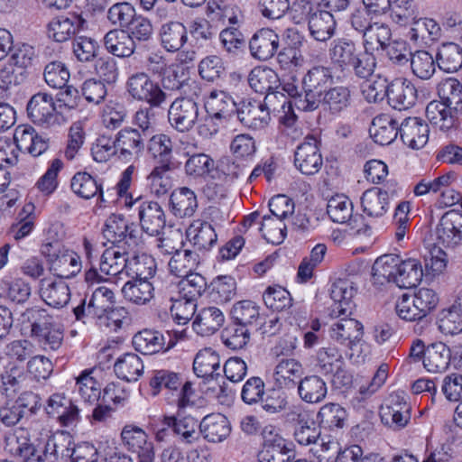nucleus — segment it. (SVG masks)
<instances>
[{
	"instance_id": "f257e3e1",
	"label": "nucleus",
	"mask_w": 462,
	"mask_h": 462,
	"mask_svg": "<svg viewBox=\"0 0 462 462\" xmlns=\"http://www.w3.org/2000/svg\"><path fill=\"white\" fill-rule=\"evenodd\" d=\"M372 274L378 282H392L400 288L408 289L420 282L424 271L417 259L402 260L397 254H384L374 263Z\"/></svg>"
},
{
	"instance_id": "f03ea898",
	"label": "nucleus",
	"mask_w": 462,
	"mask_h": 462,
	"mask_svg": "<svg viewBox=\"0 0 462 462\" xmlns=\"http://www.w3.org/2000/svg\"><path fill=\"white\" fill-rule=\"evenodd\" d=\"M332 76L327 67L315 66L302 78V90L305 92L304 99L299 98L297 108L301 111H314L321 103V97L326 92Z\"/></svg>"
},
{
	"instance_id": "7ed1b4c3",
	"label": "nucleus",
	"mask_w": 462,
	"mask_h": 462,
	"mask_svg": "<svg viewBox=\"0 0 462 462\" xmlns=\"http://www.w3.org/2000/svg\"><path fill=\"white\" fill-rule=\"evenodd\" d=\"M103 235L118 248L134 249L142 242V232L137 225L121 214H111L105 222Z\"/></svg>"
},
{
	"instance_id": "20e7f679",
	"label": "nucleus",
	"mask_w": 462,
	"mask_h": 462,
	"mask_svg": "<svg viewBox=\"0 0 462 462\" xmlns=\"http://www.w3.org/2000/svg\"><path fill=\"white\" fill-rule=\"evenodd\" d=\"M150 385L153 390L158 392L166 390L171 393H177V407L185 409L193 402L190 397L194 394L192 383L189 381L183 382L180 374L167 370H155L150 380Z\"/></svg>"
},
{
	"instance_id": "39448f33",
	"label": "nucleus",
	"mask_w": 462,
	"mask_h": 462,
	"mask_svg": "<svg viewBox=\"0 0 462 462\" xmlns=\"http://www.w3.org/2000/svg\"><path fill=\"white\" fill-rule=\"evenodd\" d=\"M263 439L262 448L257 456L259 462H291L296 457L294 444L273 432L272 427L263 429Z\"/></svg>"
},
{
	"instance_id": "423d86ee",
	"label": "nucleus",
	"mask_w": 462,
	"mask_h": 462,
	"mask_svg": "<svg viewBox=\"0 0 462 462\" xmlns=\"http://www.w3.org/2000/svg\"><path fill=\"white\" fill-rule=\"evenodd\" d=\"M130 199L129 202L125 201V205L130 208L136 206L140 231L152 236H159L166 226V215L162 207L156 201L143 200L141 197L133 199L130 195Z\"/></svg>"
},
{
	"instance_id": "0eeeda50",
	"label": "nucleus",
	"mask_w": 462,
	"mask_h": 462,
	"mask_svg": "<svg viewBox=\"0 0 462 462\" xmlns=\"http://www.w3.org/2000/svg\"><path fill=\"white\" fill-rule=\"evenodd\" d=\"M199 106L191 97H177L168 109V122L178 133H188L199 121Z\"/></svg>"
},
{
	"instance_id": "6e6552de",
	"label": "nucleus",
	"mask_w": 462,
	"mask_h": 462,
	"mask_svg": "<svg viewBox=\"0 0 462 462\" xmlns=\"http://www.w3.org/2000/svg\"><path fill=\"white\" fill-rule=\"evenodd\" d=\"M320 142L314 135H307L294 152V166L304 175L318 173L323 159L319 149Z\"/></svg>"
},
{
	"instance_id": "1a4fd4ad",
	"label": "nucleus",
	"mask_w": 462,
	"mask_h": 462,
	"mask_svg": "<svg viewBox=\"0 0 462 462\" xmlns=\"http://www.w3.org/2000/svg\"><path fill=\"white\" fill-rule=\"evenodd\" d=\"M26 111L29 118L43 127H51L59 122L54 99L51 94L39 92L29 100Z\"/></svg>"
},
{
	"instance_id": "9d476101",
	"label": "nucleus",
	"mask_w": 462,
	"mask_h": 462,
	"mask_svg": "<svg viewBox=\"0 0 462 462\" xmlns=\"http://www.w3.org/2000/svg\"><path fill=\"white\" fill-rule=\"evenodd\" d=\"M438 244L454 249L462 244V213L457 210L446 212L436 227Z\"/></svg>"
},
{
	"instance_id": "9b49d317",
	"label": "nucleus",
	"mask_w": 462,
	"mask_h": 462,
	"mask_svg": "<svg viewBox=\"0 0 462 462\" xmlns=\"http://www.w3.org/2000/svg\"><path fill=\"white\" fill-rule=\"evenodd\" d=\"M236 115L238 121L245 127L253 130L264 128L271 120L266 104L253 99L240 101L236 106Z\"/></svg>"
},
{
	"instance_id": "f8f14e48",
	"label": "nucleus",
	"mask_w": 462,
	"mask_h": 462,
	"mask_svg": "<svg viewBox=\"0 0 462 462\" xmlns=\"http://www.w3.org/2000/svg\"><path fill=\"white\" fill-rule=\"evenodd\" d=\"M182 411L178 408L176 415L167 416V426L171 428L172 435L178 438L179 442L192 445L200 439L199 421L191 415H185Z\"/></svg>"
},
{
	"instance_id": "ddd939ff",
	"label": "nucleus",
	"mask_w": 462,
	"mask_h": 462,
	"mask_svg": "<svg viewBox=\"0 0 462 462\" xmlns=\"http://www.w3.org/2000/svg\"><path fill=\"white\" fill-rule=\"evenodd\" d=\"M385 88L388 103L394 109L406 110L415 105L417 89L409 79L396 78L387 83Z\"/></svg>"
},
{
	"instance_id": "4468645a",
	"label": "nucleus",
	"mask_w": 462,
	"mask_h": 462,
	"mask_svg": "<svg viewBox=\"0 0 462 462\" xmlns=\"http://www.w3.org/2000/svg\"><path fill=\"white\" fill-rule=\"evenodd\" d=\"M121 438L128 450L138 456L139 462L153 461V445L147 440L143 430L134 425H125L121 432Z\"/></svg>"
},
{
	"instance_id": "2eb2a0df",
	"label": "nucleus",
	"mask_w": 462,
	"mask_h": 462,
	"mask_svg": "<svg viewBox=\"0 0 462 462\" xmlns=\"http://www.w3.org/2000/svg\"><path fill=\"white\" fill-rule=\"evenodd\" d=\"M144 136L138 129L125 127L116 136L118 158L126 162L139 158L145 149Z\"/></svg>"
},
{
	"instance_id": "dca6fc26",
	"label": "nucleus",
	"mask_w": 462,
	"mask_h": 462,
	"mask_svg": "<svg viewBox=\"0 0 462 462\" xmlns=\"http://www.w3.org/2000/svg\"><path fill=\"white\" fill-rule=\"evenodd\" d=\"M14 146L20 152H28L33 157L42 154L49 147L48 139L40 135L29 125H18L14 133Z\"/></svg>"
},
{
	"instance_id": "f3484780",
	"label": "nucleus",
	"mask_w": 462,
	"mask_h": 462,
	"mask_svg": "<svg viewBox=\"0 0 462 462\" xmlns=\"http://www.w3.org/2000/svg\"><path fill=\"white\" fill-rule=\"evenodd\" d=\"M45 411L64 427L70 426L79 420V408L63 393L51 394L47 401Z\"/></svg>"
},
{
	"instance_id": "a211bd4d",
	"label": "nucleus",
	"mask_w": 462,
	"mask_h": 462,
	"mask_svg": "<svg viewBox=\"0 0 462 462\" xmlns=\"http://www.w3.org/2000/svg\"><path fill=\"white\" fill-rule=\"evenodd\" d=\"M337 23L328 11L310 7L308 13V28L310 36L318 42H327L336 33Z\"/></svg>"
},
{
	"instance_id": "6ab92c4d",
	"label": "nucleus",
	"mask_w": 462,
	"mask_h": 462,
	"mask_svg": "<svg viewBox=\"0 0 462 462\" xmlns=\"http://www.w3.org/2000/svg\"><path fill=\"white\" fill-rule=\"evenodd\" d=\"M353 203L346 196L337 194L328 201L327 213L333 222L347 223L356 234H365L368 227L361 228L357 226V218H353Z\"/></svg>"
},
{
	"instance_id": "aec40b11",
	"label": "nucleus",
	"mask_w": 462,
	"mask_h": 462,
	"mask_svg": "<svg viewBox=\"0 0 462 462\" xmlns=\"http://www.w3.org/2000/svg\"><path fill=\"white\" fill-rule=\"evenodd\" d=\"M86 23L77 14H68L54 17L48 24V36L57 42L71 39Z\"/></svg>"
},
{
	"instance_id": "412c9836",
	"label": "nucleus",
	"mask_w": 462,
	"mask_h": 462,
	"mask_svg": "<svg viewBox=\"0 0 462 462\" xmlns=\"http://www.w3.org/2000/svg\"><path fill=\"white\" fill-rule=\"evenodd\" d=\"M172 139L166 134L160 133L151 136L145 148L148 155L155 162V166H178L179 162L173 159Z\"/></svg>"
},
{
	"instance_id": "4be33fe9",
	"label": "nucleus",
	"mask_w": 462,
	"mask_h": 462,
	"mask_svg": "<svg viewBox=\"0 0 462 462\" xmlns=\"http://www.w3.org/2000/svg\"><path fill=\"white\" fill-rule=\"evenodd\" d=\"M279 36L272 29L257 31L249 42L251 55L259 60H267L276 54L279 49Z\"/></svg>"
},
{
	"instance_id": "5701e85b",
	"label": "nucleus",
	"mask_w": 462,
	"mask_h": 462,
	"mask_svg": "<svg viewBox=\"0 0 462 462\" xmlns=\"http://www.w3.org/2000/svg\"><path fill=\"white\" fill-rule=\"evenodd\" d=\"M363 335V324L355 319L342 318L329 328L330 338L349 348L359 342Z\"/></svg>"
},
{
	"instance_id": "b1692460",
	"label": "nucleus",
	"mask_w": 462,
	"mask_h": 462,
	"mask_svg": "<svg viewBox=\"0 0 462 462\" xmlns=\"http://www.w3.org/2000/svg\"><path fill=\"white\" fill-rule=\"evenodd\" d=\"M400 137L411 149H420L428 143L429 125L418 117L405 118L399 127Z\"/></svg>"
},
{
	"instance_id": "393cba45",
	"label": "nucleus",
	"mask_w": 462,
	"mask_h": 462,
	"mask_svg": "<svg viewBox=\"0 0 462 462\" xmlns=\"http://www.w3.org/2000/svg\"><path fill=\"white\" fill-rule=\"evenodd\" d=\"M359 48V45L349 38L334 39L328 48V58L333 68L340 72H346Z\"/></svg>"
},
{
	"instance_id": "a878e982",
	"label": "nucleus",
	"mask_w": 462,
	"mask_h": 462,
	"mask_svg": "<svg viewBox=\"0 0 462 462\" xmlns=\"http://www.w3.org/2000/svg\"><path fill=\"white\" fill-rule=\"evenodd\" d=\"M158 35L162 47L168 52L180 51L188 42V29L179 21H170L162 24Z\"/></svg>"
},
{
	"instance_id": "bb28decb",
	"label": "nucleus",
	"mask_w": 462,
	"mask_h": 462,
	"mask_svg": "<svg viewBox=\"0 0 462 462\" xmlns=\"http://www.w3.org/2000/svg\"><path fill=\"white\" fill-rule=\"evenodd\" d=\"M453 112L454 109L441 99L430 101L425 111L429 122L442 132H447L457 126L459 116Z\"/></svg>"
},
{
	"instance_id": "cd10ccee",
	"label": "nucleus",
	"mask_w": 462,
	"mask_h": 462,
	"mask_svg": "<svg viewBox=\"0 0 462 462\" xmlns=\"http://www.w3.org/2000/svg\"><path fill=\"white\" fill-rule=\"evenodd\" d=\"M297 394L305 403H320L326 399L328 394L327 383L319 375H306L298 381Z\"/></svg>"
},
{
	"instance_id": "c85d7f7f",
	"label": "nucleus",
	"mask_w": 462,
	"mask_h": 462,
	"mask_svg": "<svg viewBox=\"0 0 462 462\" xmlns=\"http://www.w3.org/2000/svg\"><path fill=\"white\" fill-rule=\"evenodd\" d=\"M73 438L69 433L60 432L44 440L47 462H67L73 456Z\"/></svg>"
},
{
	"instance_id": "c756f323",
	"label": "nucleus",
	"mask_w": 462,
	"mask_h": 462,
	"mask_svg": "<svg viewBox=\"0 0 462 462\" xmlns=\"http://www.w3.org/2000/svg\"><path fill=\"white\" fill-rule=\"evenodd\" d=\"M200 435L208 442L217 443L226 439L231 432V425L227 418L221 413L205 416L200 421Z\"/></svg>"
},
{
	"instance_id": "7c9ffc66",
	"label": "nucleus",
	"mask_w": 462,
	"mask_h": 462,
	"mask_svg": "<svg viewBox=\"0 0 462 462\" xmlns=\"http://www.w3.org/2000/svg\"><path fill=\"white\" fill-rule=\"evenodd\" d=\"M303 367L300 361L294 358H282L274 367L273 380L279 388L290 389L297 385L302 378Z\"/></svg>"
},
{
	"instance_id": "2f4dec72",
	"label": "nucleus",
	"mask_w": 462,
	"mask_h": 462,
	"mask_svg": "<svg viewBox=\"0 0 462 462\" xmlns=\"http://www.w3.org/2000/svg\"><path fill=\"white\" fill-rule=\"evenodd\" d=\"M129 249L113 246L104 251L101 255L99 269L101 273L121 279L123 274L126 275Z\"/></svg>"
},
{
	"instance_id": "473e14b6",
	"label": "nucleus",
	"mask_w": 462,
	"mask_h": 462,
	"mask_svg": "<svg viewBox=\"0 0 462 462\" xmlns=\"http://www.w3.org/2000/svg\"><path fill=\"white\" fill-rule=\"evenodd\" d=\"M356 292L353 283L347 280H338L332 283L330 298L333 300L332 312L337 317L351 314L352 298Z\"/></svg>"
},
{
	"instance_id": "72a5a7b5",
	"label": "nucleus",
	"mask_w": 462,
	"mask_h": 462,
	"mask_svg": "<svg viewBox=\"0 0 462 462\" xmlns=\"http://www.w3.org/2000/svg\"><path fill=\"white\" fill-rule=\"evenodd\" d=\"M400 123L389 115H380L374 117L369 128L374 141L380 145L392 143L400 134Z\"/></svg>"
},
{
	"instance_id": "f704fd0d",
	"label": "nucleus",
	"mask_w": 462,
	"mask_h": 462,
	"mask_svg": "<svg viewBox=\"0 0 462 462\" xmlns=\"http://www.w3.org/2000/svg\"><path fill=\"white\" fill-rule=\"evenodd\" d=\"M115 304L114 291L106 286H99L91 294L88 302L87 312L93 318L108 317L114 311Z\"/></svg>"
},
{
	"instance_id": "c9c22d12",
	"label": "nucleus",
	"mask_w": 462,
	"mask_h": 462,
	"mask_svg": "<svg viewBox=\"0 0 462 462\" xmlns=\"http://www.w3.org/2000/svg\"><path fill=\"white\" fill-rule=\"evenodd\" d=\"M236 106L237 104L233 97L222 90L211 91L205 103L208 115L218 120H227L235 111L236 112Z\"/></svg>"
},
{
	"instance_id": "e433bc0d",
	"label": "nucleus",
	"mask_w": 462,
	"mask_h": 462,
	"mask_svg": "<svg viewBox=\"0 0 462 462\" xmlns=\"http://www.w3.org/2000/svg\"><path fill=\"white\" fill-rule=\"evenodd\" d=\"M248 84L256 93L267 94L265 100L270 93H273L279 87L280 80L278 74L269 67H255L248 75Z\"/></svg>"
},
{
	"instance_id": "4c0bfd02",
	"label": "nucleus",
	"mask_w": 462,
	"mask_h": 462,
	"mask_svg": "<svg viewBox=\"0 0 462 462\" xmlns=\"http://www.w3.org/2000/svg\"><path fill=\"white\" fill-rule=\"evenodd\" d=\"M187 237L195 251H208L217 243V234L208 222L195 221L186 231Z\"/></svg>"
},
{
	"instance_id": "58836bf2",
	"label": "nucleus",
	"mask_w": 462,
	"mask_h": 462,
	"mask_svg": "<svg viewBox=\"0 0 462 462\" xmlns=\"http://www.w3.org/2000/svg\"><path fill=\"white\" fill-rule=\"evenodd\" d=\"M104 46L110 54L118 58L132 56L137 48L125 30H118L116 28L110 30L105 34Z\"/></svg>"
},
{
	"instance_id": "ea45409f",
	"label": "nucleus",
	"mask_w": 462,
	"mask_h": 462,
	"mask_svg": "<svg viewBox=\"0 0 462 462\" xmlns=\"http://www.w3.org/2000/svg\"><path fill=\"white\" fill-rule=\"evenodd\" d=\"M450 360V348L442 342H435L426 347L423 365L430 373H442L448 368Z\"/></svg>"
},
{
	"instance_id": "a19ab883",
	"label": "nucleus",
	"mask_w": 462,
	"mask_h": 462,
	"mask_svg": "<svg viewBox=\"0 0 462 462\" xmlns=\"http://www.w3.org/2000/svg\"><path fill=\"white\" fill-rule=\"evenodd\" d=\"M40 291L44 301L54 308L64 307L70 298L69 288L61 279L58 281L42 280Z\"/></svg>"
},
{
	"instance_id": "79ce46f5",
	"label": "nucleus",
	"mask_w": 462,
	"mask_h": 462,
	"mask_svg": "<svg viewBox=\"0 0 462 462\" xmlns=\"http://www.w3.org/2000/svg\"><path fill=\"white\" fill-rule=\"evenodd\" d=\"M225 316L217 307L203 308L199 310L193 321L196 332L208 337L216 333L224 324Z\"/></svg>"
},
{
	"instance_id": "37998d69",
	"label": "nucleus",
	"mask_w": 462,
	"mask_h": 462,
	"mask_svg": "<svg viewBox=\"0 0 462 462\" xmlns=\"http://www.w3.org/2000/svg\"><path fill=\"white\" fill-rule=\"evenodd\" d=\"M170 206L175 217H191L198 208L197 196L192 189L187 187L178 188L171 194Z\"/></svg>"
},
{
	"instance_id": "c03bdc74",
	"label": "nucleus",
	"mask_w": 462,
	"mask_h": 462,
	"mask_svg": "<svg viewBox=\"0 0 462 462\" xmlns=\"http://www.w3.org/2000/svg\"><path fill=\"white\" fill-rule=\"evenodd\" d=\"M125 300L136 305H145L153 298L154 287L150 280L130 278L122 287Z\"/></svg>"
},
{
	"instance_id": "a18cd8bd",
	"label": "nucleus",
	"mask_w": 462,
	"mask_h": 462,
	"mask_svg": "<svg viewBox=\"0 0 462 462\" xmlns=\"http://www.w3.org/2000/svg\"><path fill=\"white\" fill-rule=\"evenodd\" d=\"M134 349L143 355H152L160 351H168L166 347V337L160 331L143 329L136 333L133 337Z\"/></svg>"
},
{
	"instance_id": "49530a36",
	"label": "nucleus",
	"mask_w": 462,
	"mask_h": 462,
	"mask_svg": "<svg viewBox=\"0 0 462 462\" xmlns=\"http://www.w3.org/2000/svg\"><path fill=\"white\" fill-rule=\"evenodd\" d=\"M70 188L79 197L89 199L95 196L103 200L102 181L86 171L77 172L71 179Z\"/></svg>"
},
{
	"instance_id": "de8ad7c7",
	"label": "nucleus",
	"mask_w": 462,
	"mask_h": 462,
	"mask_svg": "<svg viewBox=\"0 0 462 462\" xmlns=\"http://www.w3.org/2000/svg\"><path fill=\"white\" fill-rule=\"evenodd\" d=\"M347 420V412L340 404L328 402L321 406L317 413L319 427L331 431L341 430Z\"/></svg>"
},
{
	"instance_id": "09e8293b",
	"label": "nucleus",
	"mask_w": 462,
	"mask_h": 462,
	"mask_svg": "<svg viewBox=\"0 0 462 462\" xmlns=\"http://www.w3.org/2000/svg\"><path fill=\"white\" fill-rule=\"evenodd\" d=\"M143 363L134 353H125L114 365L116 376L126 382H135L143 374Z\"/></svg>"
},
{
	"instance_id": "8fccbe9b",
	"label": "nucleus",
	"mask_w": 462,
	"mask_h": 462,
	"mask_svg": "<svg viewBox=\"0 0 462 462\" xmlns=\"http://www.w3.org/2000/svg\"><path fill=\"white\" fill-rule=\"evenodd\" d=\"M50 270L61 280L72 278L81 270L80 257L75 252L65 249L50 264Z\"/></svg>"
},
{
	"instance_id": "3c124183",
	"label": "nucleus",
	"mask_w": 462,
	"mask_h": 462,
	"mask_svg": "<svg viewBox=\"0 0 462 462\" xmlns=\"http://www.w3.org/2000/svg\"><path fill=\"white\" fill-rule=\"evenodd\" d=\"M220 368V357L211 348L200 350L193 361V370L198 377L213 378L214 375H219L217 371Z\"/></svg>"
},
{
	"instance_id": "603ef678",
	"label": "nucleus",
	"mask_w": 462,
	"mask_h": 462,
	"mask_svg": "<svg viewBox=\"0 0 462 462\" xmlns=\"http://www.w3.org/2000/svg\"><path fill=\"white\" fill-rule=\"evenodd\" d=\"M199 256L196 251L189 249L176 250L169 261L170 272L177 277H184L192 273L198 263Z\"/></svg>"
},
{
	"instance_id": "864d4df0",
	"label": "nucleus",
	"mask_w": 462,
	"mask_h": 462,
	"mask_svg": "<svg viewBox=\"0 0 462 462\" xmlns=\"http://www.w3.org/2000/svg\"><path fill=\"white\" fill-rule=\"evenodd\" d=\"M438 95L454 109V114H462V84L457 79L448 78L440 81L438 85Z\"/></svg>"
},
{
	"instance_id": "5fc2aeb1",
	"label": "nucleus",
	"mask_w": 462,
	"mask_h": 462,
	"mask_svg": "<svg viewBox=\"0 0 462 462\" xmlns=\"http://www.w3.org/2000/svg\"><path fill=\"white\" fill-rule=\"evenodd\" d=\"M437 63L446 72L457 71L462 67V48L455 42L441 44L437 53Z\"/></svg>"
},
{
	"instance_id": "6e6d98bb",
	"label": "nucleus",
	"mask_w": 462,
	"mask_h": 462,
	"mask_svg": "<svg viewBox=\"0 0 462 462\" xmlns=\"http://www.w3.org/2000/svg\"><path fill=\"white\" fill-rule=\"evenodd\" d=\"M221 48L227 54L238 56L246 48V39L244 33L236 26H228L219 32Z\"/></svg>"
},
{
	"instance_id": "4d7b16f0",
	"label": "nucleus",
	"mask_w": 462,
	"mask_h": 462,
	"mask_svg": "<svg viewBox=\"0 0 462 462\" xmlns=\"http://www.w3.org/2000/svg\"><path fill=\"white\" fill-rule=\"evenodd\" d=\"M177 168L178 166H154L146 178L151 192L156 197L167 194L172 187L171 178L168 173Z\"/></svg>"
},
{
	"instance_id": "13d9d810",
	"label": "nucleus",
	"mask_w": 462,
	"mask_h": 462,
	"mask_svg": "<svg viewBox=\"0 0 462 462\" xmlns=\"http://www.w3.org/2000/svg\"><path fill=\"white\" fill-rule=\"evenodd\" d=\"M156 272V263L152 256L143 254L128 258L126 276L133 279L150 280Z\"/></svg>"
},
{
	"instance_id": "bf43d9fd",
	"label": "nucleus",
	"mask_w": 462,
	"mask_h": 462,
	"mask_svg": "<svg viewBox=\"0 0 462 462\" xmlns=\"http://www.w3.org/2000/svg\"><path fill=\"white\" fill-rule=\"evenodd\" d=\"M354 57L348 64L346 71L353 72L359 79H368L374 74L376 67L374 55L368 51V49L362 51L359 48Z\"/></svg>"
},
{
	"instance_id": "052dcab7",
	"label": "nucleus",
	"mask_w": 462,
	"mask_h": 462,
	"mask_svg": "<svg viewBox=\"0 0 462 462\" xmlns=\"http://www.w3.org/2000/svg\"><path fill=\"white\" fill-rule=\"evenodd\" d=\"M287 32L288 37L294 41V46L284 47L280 51H277L278 62L286 67H301L304 58L299 46L301 45L303 37L294 29Z\"/></svg>"
},
{
	"instance_id": "680f3d73",
	"label": "nucleus",
	"mask_w": 462,
	"mask_h": 462,
	"mask_svg": "<svg viewBox=\"0 0 462 462\" xmlns=\"http://www.w3.org/2000/svg\"><path fill=\"white\" fill-rule=\"evenodd\" d=\"M344 363L342 353L335 346L321 347L316 354V366L324 375H328Z\"/></svg>"
},
{
	"instance_id": "e2e57ef3",
	"label": "nucleus",
	"mask_w": 462,
	"mask_h": 462,
	"mask_svg": "<svg viewBox=\"0 0 462 462\" xmlns=\"http://www.w3.org/2000/svg\"><path fill=\"white\" fill-rule=\"evenodd\" d=\"M440 35V27L437 22L430 18L415 19L411 23L409 37L413 42L434 41Z\"/></svg>"
},
{
	"instance_id": "0e129e2a",
	"label": "nucleus",
	"mask_w": 462,
	"mask_h": 462,
	"mask_svg": "<svg viewBox=\"0 0 462 462\" xmlns=\"http://www.w3.org/2000/svg\"><path fill=\"white\" fill-rule=\"evenodd\" d=\"M125 32L137 47L138 44L146 43L152 40L154 29L149 18L142 14H136Z\"/></svg>"
},
{
	"instance_id": "69168bd1",
	"label": "nucleus",
	"mask_w": 462,
	"mask_h": 462,
	"mask_svg": "<svg viewBox=\"0 0 462 462\" xmlns=\"http://www.w3.org/2000/svg\"><path fill=\"white\" fill-rule=\"evenodd\" d=\"M351 92L347 87L337 86L326 90L321 97V103L332 114H338L350 105Z\"/></svg>"
},
{
	"instance_id": "338daca9",
	"label": "nucleus",
	"mask_w": 462,
	"mask_h": 462,
	"mask_svg": "<svg viewBox=\"0 0 462 462\" xmlns=\"http://www.w3.org/2000/svg\"><path fill=\"white\" fill-rule=\"evenodd\" d=\"M361 206L367 217L378 218L385 215L390 208V203L371 188L363 193Z\"/></svg>"
},
{
	"instance_id": "774afa93",
	"label": "nucleus",
	"mask_w": 462,
	"mask_h": 462,
	"mask_svg": "<svg viewBox=\"0 0 462 462\" xmlns=\"http://www.w3.org/2000/svg\"><path fill=\"white\" fill-rule=\"evenodd\" d=\"M221 339L225 346L230 349H242L250 340V329L245 326L234 322L222 330Z\"/></svg>"
}]
</instances>
